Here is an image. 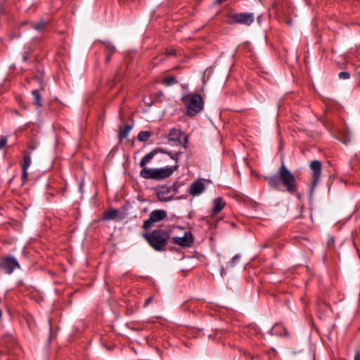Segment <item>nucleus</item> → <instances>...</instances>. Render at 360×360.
<instances>
[{
  "label": "nucleus",
  "instance_id": "f257e3e1",
  "mask_svg": "<svg viewBox=\"0 0 360 360\" xmlns=\"http://www.w3.org/2000/svg\"><path fill=\"white\" fill-rule=\"evenodd\" d=\"M277 174V176H264L270 187L278 189L280 185L282 184L290 193H294L297 191V186L295 178L283 162L278 169Z\"/></svg>",
  "mask_w": 360,
  "mask_h": 360
},
{
  "label": "nucleus",
  "instance_id": "f03ea898",
  "mask_svg": "<svg viewBox=\"0 0 360 360\" xmlns=\"http://www.w3.org/2000/svg\"><path fill=\"white\" fill-rule=\"evenodd\" d=\"M186 115L193 117L198 114L203 108L204 102L202 97L197 94H187L182 97Z\"/></svg>",
  "mask_w": 360,
  "mask_h": 360
},
{
  "label": "nucleus",
  "instance_id": "7ed1b4c3",
  "mask_svg": "<svg viewBox=\"0 0 360 360\" xmlns=\"http://www.w3.org/2000/svg\"><path fill=\"white\" fill-rule=\"evenodd\" d=\"M144 237L155 250H162L167 245L169 234L164 230L157 229L150 234H145Z\"/></svg>",
  "mask_w": 360,
  "mask_h": 360
},
{
  "label": "nucleus",
  "instance_id": "20e7f679",
  "mask_svg": "<svg viewBox=\"0 0 360 360\" xmlns=\"http://www.w3.org/2000/svg\"><path fill=\"white\" fill-rule=\"evenodd\" d=\"M176 193L175 186H162L158 188L157 196L160 201L167 202L171 200Z\"/></svg>",
  "mask_w": 360,
  "mask_h": 360
},
{
  "label": "nucleus",
  "instance_id": "39448f33",
  "mask_svg": "<svg viewBox=\"0 0 360 360\" xmlns=\"http://www.w3.org/2000/svg\"><path fill=\"white\" fill-rule=\"evenodd\" d=\"M167 217V212L163 210H155L151 212L149 218L143 224L145 229L151 228L155 223L160 221Z\"/></svg>",
  "mask_w": 360,
  "mask_h": 360
},
{
  "label": "nucleus",
  "instance_id": "423d86ee",
  "mask_svg": "<svg viewBox=\"0 0 360 360\" xmlns=\"http://www.w3.org/2000/svg\"><path fill=\"white\" fill-rule=\"evenodd\" d=\"M309 167L312 171L311 186L310 189V193L312 195L314 190L317 185L321 175L322 165L320 161L314 160L310 163Z\"/></svg>",
  "mask_w": 360,
  "mask_h": 360
},
{
  "label": "nucleus",
  "instance_id": "0eeeda50",
  "mask_svg": "<svg viewBox=\"0 0 360 360\" xmlns=\"http://www.w3.org/2000/svg\"><path fill=\"white\" fill-rule=\"evenodd\" d=\"M255 19L254 13H235L231 16V22L245 25H250Z\"/></svg>",
  "mask_w": 360,
  "mask_h": 360
},
{
  "label": "nucleus",
  "instance_id": "6e6552de",
  "mask_svg": "<svg viewBox=\"0 0 360 360\" xmlns=\"http://www.w3.org/2000/svg\"><path fill=\"white\" fill-rule=\"evenodd\" d=\"M1 267L7 274H11L15 269H19L20 266L15 258L12 256H8L2 260Z\"/></svg>",
  "mask_w": 360,
  "mask_h": 360
},
{
  "label": "nucleus",
  "instance_id": "1a4fd4ad",
  "mask_svg": "<svg viewBox=\"0 0 360 360\" xmlns=\"http://www.w3.org/2000/svg\"><path fill=\"white\" fill-rule=\"evenodd\" d=\"M169 139L172 141H178L182 144L184 148H186L188 137L183 134L179 129H172L169 134Z\"/></svg>",
  "mask_w": 360,
  "mask_h": 360
},
{
  "label": "nucleus",
  "instance_id": "9d476101",
  "mask_svg": "<svg viewBox=\"0 0 360 360\" xmlns=\"http://www.w3.org/2000/svg\"><path fill=\"white\" fill-rule=\"evenodd\" d=\"M172 240L179 245L188 247L193 242V236L190 232H185L184 236L174 237Z\"/></svg>",
  "mask_w": 360,
  "mask_h": 360
},
{
  "label": "nucleus",
  "instance_id": "9b49d317",
  "mask_svg": "<svg viewBox=\"0 0 360 360\" xmlns=\"http://www.w3.org/2000/svg\"><path fill=\"white\" fill-rule=\"evenodd\" d=\"M205 188L204 180L199 179L193 182L189 188V192L193 195H198L202 193Z\"/></svg>",
  "mask_w": 360,
  "mask_h": 360
},
{
  "label": "nucleus",
  "instance_id": "f8f14e48",
  "mask_svg": "<svg viewBox=\"0 0 360 360\" xmlns=\"http://www.w3.org/2000/svg\"><path fill=\"white\" fill-rule=\"evenodd\" d=\"M31 165V157L29 153H26L23 158V162L22 164V180L25 181L27 180L28 173L27 172L28 167Z\"/></svg>",
  "mask_w": 360,
  "mask_h": 360
},
{
  "label": "nucleus",
  "instance_id": "ddd939ff",
  "mask_svg": "<svg viewBox=\"0 0 360 360\" xmlns=\"http://www.w3.org/2000/svg\"><path fill=\"white\" fill-rule=\"evenodd\" d=\"M156 172V180L165 179L170 176L172 173L173 170L170 167H166V168H159L155 169Z\"/></svg>",
  "mask_w": 360,
  "mask_h": 360
},
{
  "label": "nucleus",
  "instance_id": "4468645a",
  "mask_svg": "<svg viewBox=\"0 0 360 360\" xmlns=\"http://www.w3.org/2000/svg\"><path fill=\"white\" fill-rule=\"evenodd\" d=\"M140 176L146 179H156L155 169L144 167L140 172Z\"/></svg>",
  "mask_w": 360,
  "mask_h": 360
},
{
  "label": "nucleus",
  "instance_id": "2eb2a0df",
  "mask_svg": "<svg viewBox=\"0 0 360 360\" xmlns=\"http://www.w3.org/2000/svg\"><path fill=\"white\" fill-rule=\"evenodd\" d=\"M214 208L212 211V215L218 214L225 206L226 203L221 198H217L213 200Z\"/></svg>",
  "mask_w": 360,
  "mask_h": 360
},
{
  "label": "nucleus",
  "instance_id": "dca6fc26",
  "mask_svg": "<svg viewBox=\"0 0 360 360\" xmlns=\"http://www.w3.org/2000/svg\"><path fill=\"white\" fill-rule=\"evenodd\" d=\"M117 210L111 209L103 214V218L105 220L115 219L117 217Z\"/></svg>",
  "mask_w": 360,
  "mask_h": 360
},
{
  "label": "nucleus",
  "instance_id": "f3484780",
  "mask_svg": "<svg viewBox=\"0 0 360 360\" xmlns=\"http://www.w3.org/2000/svg\"><path fill=\"white\" fill-rule=\"evenodd\" d=\"M154 157L153 152L146 154L141 160L139 165L142 168L146 167V165L149 163Z\"/></svg>",
  "mask_w": 360,
  "mask_h": 360
},
{
  "label": "nucleus",
  "instance_id": "a211bd4d",
  "mask_svg": "<svg viewBox=\"0 0 360 360\" xmlns=\"http://www.w3.org/2000/svg\"><path fill=\"white\" fill-rule=\"evenodd\" d=\"M32 94L34 98V105L37 108H40L41 106V94L39 93V90L35 89L32 91Z\"/></svg>",
  "mask_w": 360,
  "mask_h": 360
},
{
  "label": "nucleus",
  "instance_id": "6ab92c4d",
  "mask_svg": "<svg viewBox=\"0 0 360 360\" xmlns=\"http://www.w3.org/2000/svg\"><path fill=\"white\" fill-rule=\"evenodd\" d=\"M115 48L114 47V46H112L111 44H109L106 46V49H105V52H106L105 62L106 63L109 62V60L110 59L111 54L115 51Z\"/></svg>",
  "mask_w": 360,
  "mask_h": 360
},
{
  "label": "nucleus",
  "instance_id": "aec40b11",
  "mask_svg": "<svg viewBox=\"0 0 360 360\" xmlns=\"http://www.w3.org/2000/svg\"><path fill=\"white\" fill-rule=\"evenodd\" d=\"M150 136V134L148 131H141L138 135V139L140 141H147Z\"/></svg>",
  "mask_w": 360,
  "mask_h": 360
},
{
  "label": "nucleus",
  "instance_id": "412c9836",
  "mask_svg": "<svg viewBox=\"0 0 360 360\" xmlns=\"http://www.w3.org/2000/svg\"><path fill=\"white\" fill-rule=\"evenodd\" d=\"M131 129V127L129 125H127L123 130L120 132V139H126L128 136L129 131Z\"/></svg>",
  "mask_w": 360,
  "mask_h": 360
},
{
  "label": "nucleus",
  "instance_id": "4be33fe9",
  "mask_svg": "<svg viewBox=\"0 0 360 360\" xmlns=\"http://www.w3.org/2000/svg\"><path fill=\"white\" fill-rule=\"evenodd\" d=\"M176 82L177 81L174 77H169L168 78L165 79L163 81V83L166 86H171L176 84Z\"/></svg>",
  "mask_w": 360,
  "mask_h": 360
},
{
  "label": "nucleus",
  "instance_id": "5701e85b",
  "mask_svg": "<svg viewBox=\"0 0 360 360\" xmlns=\"http://www.w3.org/2000/svg\"><path fill=\"white\" fill-rule=\"evenodd\" d=\"M240 258L239 255H235L231 260L227 264V266L229 267H233L236 262H237Z\"/></svg>",
  "mask_w": 360,
  "mask_h": 360
},
{
  "label": "nucleus",
  "instance_id": "b1692460",
  "mask_svg": "<svg viewBox=\"0 0 360 360\" xmlns=\"http://www.w3.org/2000/svg\"><path fill=\"white\" fill-rule=\"evenodd\" d=\"M46 22L44 20H40L38 23L34 25L32 27L36 30H41L44 27Z\"/></svg>",
  "mask_w": 360,
  "mask_h": 360
},
{
  "label": "nucleus",
  "instance_id": "393cba45",
  "mask_svg": "<svg viewBox=\"0 0 360 360\" xmlns=\"http://www.w3.org/2000/svg\"><path fill=\"white\" fill-rule=\"evenodd\" d=\"M339 78L342 79H347L349 78L350 75L348 72H340L338 75Z\"/></svg>",
  "mask_w": 360,
  "mask_h": 360
},
{
  "label": "nucleus",
  "instance_id": "a878e982",
  "mask_svg": "<svg viewBox=\"0 0 360 360\" xmlns=\"http://www.w3.org/2000/svg\"><path fill=\"white\" fill-rule=\"evenodd\" d=\"M327 246L328 248H333L335 247V240L333 237H330L327 241Z\"/></svg>",
  "mask_w": 360,
  "mask_h": 360
},
{
  "label": "nucleus",
  "instance_id": "bb28decb",
  "mask_svg": "<svg viewBox=\"0 0 360 360\" xmlns=\"http://www.w3.org/2000/svg\"><path fill=\"white\" fill-rule=\"evenodd\" d=\"M37 80H38L39 84V90L40 91H44V88H45V84H44L43 79L39 77V78H37Z\"/></svg>",
  "mask_w": 360,
  "mask_h": 360
},
{
  "label": "nucleus",
  "instance_id": "cd10ccee",
  "mask_svg": "<svg viewBox=\"0 0 360 360\" xmlns=\"http://www.w3.org/2000/svg\"><path fill=\"white\" fill-rule=\"evenodd\" d=\"M7 142V139L6 137H3L0 139V150L6 145Z\"/></svg>",
  "mask_w": 360,
  "mask_h": 360
},
{
  "label": "nucleus",
  "instance_id": "c85d7f7f",
  "mask_svg": "<svg viewBox=\"0 0 360 360\" xmlns=\"http://www.w3.org/2000/svg\"><path fill=\"white\" fill-rule=\"evenodd\" d=\"M172 159L176 160L178 159L179 155L181 154V153H176L174 154H172L170 153H167Z\"/></svg>",
  "mask_w": 360,
  "mask_h": 360
},
{
  "label": "nucleus",
  "instance_id": "c756f323",
  "mask_svg": "<svg viewBox=\"0 0 360 360\" xmlns=\"http://www.w3.org/2000/svg\"><path fill=\"white\" fill-rule=\"evenodd\" d=\"M354 360H360V348L356 350Z\"/></svg>",
  "mask_w": 360,
  "mask_h": 360
},
{
  "label": "nucleus",
  "instance_id": "7c9ffc66",
  "mask_svg": "<svg viewBox=\"0 0 360 360\" xmlns=\"http://www.w3.org/2000/svg\"><path fill=\"white\" fill-rule=\"evenodd\" d=\"M152 300V297H150L149 298H148L146 301H145V303H144V307H146L147 305H148L150 302Z\"/></svg>",
  "mask_w": 360,
  "mask_h": 360
},
{
  "label": "nucleus",
  "instance_id": "2f4dec72",
  "mask_svg": "<svg viewBox=\"0 0 360 360\" xmlns=\"http://www.w3.org/2000/svg\"><path fill=\"white\" fill-rule=\"evenodd\" d=\"M224 267H222V266H221V267L220 268V274H221V276H223V275H224Z\"/></svg>",
  "mask_w": 360,
  "mask_h": 360
},
{
  "label": "nucleus",
  "instance_id": "473e14b6",
  "mask_svg": "<svg viewBox=\"0 0 360 360\" xmlns=\"http://www.w3.org/2000/svg\"><path fill=\"white\" fill-rule=\"evenodd\" d=\"M49 323L50 333H51V320L50 319L49 320Z\"/></svg>",
  "mask_w": 360,
  "mask_h": 360
},
{
  "label": "nucleus",
  "instance_id": "72a5a7b5",
  "mask_svg": "<svg viewBox=\"0 0 360 360\" xmlns=\"http://www.w3.org/2000/svg\"><path fill=\"white\" fill-rule=\"evenodd\" d=\"M30 149L34 150V149H35V146H30Z\"/></svg>",
  "mask_w": 360,
  "mask_h": 360
},
{
  "label": "nucleus",
  "instance_id": "f704fd0d",
  "mask_svg": "<svg viewBox=\"0 0 360 360\" xmlns=\"http://www.w3.org/2000/svg\"><path fill=\"white\" fill-rule=\"evenodd\" d=\"M160 152H161V153H166L163 149H160Z\"/></svg>",
  "mask_w": 360,
  "mask_h": 360
},
{
  "label": "nucleus",
  "instance_id": "c9c22d12",
  "mask_svg": "<svg viewBox=\"0 0 360 360\" xmlns=\"http://www.w3.org/2000/svg\"><path fill=\"white\" fill-rule=\"evenodd\" d=\"M1 318V311L0 310V319Z\"/></svg>",
  "mask_w": 360,
  "mask_h": 360
},
{
  "label": "nucleus",
  "instance_id": "e433bc0d",
  "mask_svg": "<svg viewBox=\"0 0 360 360\" xmlns=\"http://www.w3.org/2000/svg\"><path fill=\"white\" fill-rule=\"evenodd\" d=\"M2 13V11H1V9L0 8V13Z\"/></svg>",
  "mask_w": 360,
  "mask_h": 360
}]
</instances>
